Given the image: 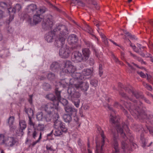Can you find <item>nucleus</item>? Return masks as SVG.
Segmentation results:
<instances>
[{"label":"nucleus","instance_id":"nucleus-1","mask_svg":"<svg viewBox=\"0 0 153 153\" xmlns=\"http://www.w3.org/2000/svg\"><path fill=\"white\" fill-rule=\"evenodd\" d=\"M121 103L123 104L126 108L131 110L130 112L132 115H134L135 114L139 118L146 119V120H147L146 122L149 124L147 126V128L149 130L150 134L153 135V122L152 119L153 117V115L149 114H140L138 108H136L135 105L133 106L131 105V104L130 103L124 102V101H121Z\"/></svg>","mask_w":153,"mask_h":153},{"label":"nucleus","instance_id":"nucleus-2","mask_svg":"<svg viewBox=\"0 0 153 153\" xmlns=\"http://www.w3.org/2000/svg\"><path fill=\"white\" fill-rule=\"evenodd\" d=\"M65 34L61 33L56 39L55 43L56 46L61 47L59 50V55L62 58H64L68 57L70 53L69 47L65 44Z\"/></svg>","mask_w":153,"mask_h":153},{"label":"nucleus","instance_id":"nucleus-3","mask_svg":"<svg viewBox=\"0 0 153 153\" xmlns=\"http://www.w3.org/2000/svg\"><path fill=\"white\" fill-rule=\"evenodd\" d=\"M76 67L73 65L71 62L69 61H67L64 65V68L62 71L63 72L68 73H71L72 78L71 79L69 82L72 83L74 80L80 76L81 74L79 73H75Z\"/></svg>","mask_w":153,"mask_h":153},{"label":"nucleus","instance_id":"nucleus-4","mask_svg":"<svg viewBox=\"0 0 153 153\" xmlns=\"http://www.w3.org/2000/svg\"><path fill=\"white\" fill-rule=\"evenodd\" d=\"M69 80L68 79L62 80L59 82L60 86L63 88L68 87V93L71 96L72 100H74L75 98H78L80 96V94L79 92L74 91V87L75 86L74 85H72L69 82V84H68V82Z\"/></svg>","mask_w":153,"mask_h":153},{"label":"nucleus","instance_id":"nucleus-5","mask_svg":"<svg viewBox=\"0 0 153 153\" xmlns=\"http://www.w3.org/2000/svg\"><path fill=\"white\" fill-rule=\"evenodd\" d=\"M117 131L121 135V147L124 152H126L127 150L132 151L133 149L136 148L137 145L135 143H133L132 146V148L131 149H128L127 147L128 141L127 140L128 137L123 132V129H121L119 126H118L117 128Z\"/></svg>","mask_w":153,"mask_h":153},{"label":"nucleus","instance_id":"nucleus-6","mask_svg":"<svg viewBox=\"0 0 153 153\" xmlns=\"http://www.w3.org/2000/svg\"><path fill=\"white\" fill-rule=\"evenodd\" d=\"M84 79V76L81 74L80 76L78 77L72 82L71 85H74L77 89H80L83 91H87L89 87V84L86 82H83V79Z\"/></svg>","mask_w":153,"mask_h":153},{"label":"nucleus","instance_id":"nucleus-7","mask_svg":"<svg viewBox=\"0 0 153 153\" xmlns=\"http://www.w3.org/2000/svg\"><path fill=\"white\" fill-rule=\"evenodd\" d=\"M56 118L54 117V126L56 128L59 127L62 132H66L67 131V128L65 126L64 123H62L59 120V116L58 114H55Z\"/></svg>","mask_w":153,"mask_h":153},{"label":"nucleus","instance_id":"nucleus-8","mask_svg":"<svg viewBox=\"0 0 153 153\" xmlns=\"http://www.w3.org/2000/svg\"><path fill=\"white\" fill-rule=\"evenodd\" d=\"M54 108L57 111H59V108L57 107L56 105L54 104V103L53 102H50L46 104L43 105L41 107V109L44 110L47 113L55 112L54 111Z\"/></svg>","mask_w":153,"mask_h":153},{"label":"nucleus","instance_id":"nucleus-9","mask_svg":"<svg viewBox=\"0 0 153 153\" xmlns=\"http://www.w3.org/2000/svg\"><path fill=\"white\" fill-rule=\"evenodd\" d=\"M53 16L51 15H48L42 23V26L43 28H51L53 25Z\"/></svg>","mask_w":153,"mask_h":153},{"label":"nucleus","instance_id":"nucleus-10","mask_svg":"<svg viewBox=\"0 0 153 153\" xmlns=\"http://www.w3.org/2000/svg\"><path fill=\"white\" fill-rule=\"evenodd\" d=\"M55 93L56 96H57V100H56L54 102V104L56 105L57 107L59 104V102H60L64 105H66L68 103L67 100L65 99H63L62 100L60 95V92L58 91L57 89H56Z\"/></svg>","mask_w":153,"mask_h":153},{"label":"nucleus","instance_id":"nucleus-11","mask_svg":"<svg viewBox=\"0 0 153 153\" xmlns=\"http://www.w3.org/2000/svg\"><path fill=\"white\" fill-rule=\"evenodd\" d=\"M22 9V7L20 4H16L15 7L12 8L10 12V21L14 19L15 15L16 12H19Z\"/></svg>","mask_w":153,"mask_h":153},{"label":"nucleus","instance_id":"nucleus-12","mask_svg":"<svg viewBox=\"0 0 153 153\" xmlns=\"http://www.w3.org/2000/svg\"><path fill=\"white\" fill-rule=\"evenodd\" d=\"M55 36V33L54 31H51L45 34V38L47 42L51 43L53 41Z\"/></svg>","mask_w":153,"mask_h":153},{"label":"nucleus","instance_id":"nucleus-13","mask_svg":"<svg viewBox=\"0 0 153 153\" xmlns=\"http://www.w3.org/2000/svg\"><path fill=\"white\" fill-rule=\"evenodd\" d=\"M101 135L102 139V144L101 146V149L100 150V145L97 142H96V150L95 153H102V148L104 145L105 142L104 139L105 138V137L102 131H101Z\"/></svg>","mask_w":153,"mask_h":153},{"label":"nucleus","instance_id":"nucleus-14","mask_svg":"<svg viewBox=\"0 0 153 153\" xmlns=\"http://www.w3.org/2000/svg\"><path fill=\"white\" fill-rule=\"evenodd\" d=\"M74 56V61L77 62H80L82 60L83 57L81 53L78 51L74 52L72 54Z\"/></svg>","mask_w":153,"mask_h":153},{"label":"nucleus","instance_id":"nucleus-15","mask_svg":"<svg viewBox=\"0 0 153 153\" xmlns=\"http://www.w3.org/2000/svg\"><path fill=\"white\" fill-rule=\"evenodd\" d=\"M37 6L34 4H31L28 5L25 9V11L27 13H35L37 10Z\"/></svg>","mask_w":153,"mask_h":153},{"label":"nucleus","instance_id":"nucleus-16","mask_svg":"<svg viewBox=\"0 0 153 153\" xmlns=\"http://www.w3.org/2000/svg\"><path fill=\"white\" fill-rule=\"evenodd\" d=\"M118 138V136L115 134L114 135V138L113 141V144L114 149H115V152L113 153H118V144L117 142V139Z\"/></svg>","mask_w":153,"mask_h":153},{"label":"nucleus","instance_id":"nucleus-17","mask_svg":"<svg viewBox=\"0 0 153 153\" xmlns=\"http://www.w3.org/2000/svg\"><path fill=\"white\" fill-rule=\"evenodd\" d=\"M65 111L68 113L72 115L75 114L76 115L77 112V110L69 106H67L65 107Z\"/></svg>","mask_w":153,"mask_h":153},{"label":"nucleus","instance_id":"nucleus-18","mask_svg":"<svg viewBox=\"0 0 153 153\" xmlns=\"http://www.w3.org/2000/svg\"><path fill=\"white\" fill-rule=\"evenodd\" d=\"M58 114L57 113H55V112L47 113L45 118H44V120H45L46 121H50L53 117V120H54V117H56V116H55V114Z\"/></svg>","mask_w":153,"mask_h":153},{"label":"nucleus","instance_id":"nucleus-19","mask_svg":"<svg viewBox=\"0 0 153 153\" xmlns=\"http://www.w3.org/2000/svg\"><path fill=\"white\" fill-rule=\"evenodd\" d=\"M129 89V91H128V90L127 89H126V90L128 91V92L134 96L136 98H143V97L142 95V94L141 93H139L137 91H134V90L131 87H130V88Z\"/></svg>","mask_w":153,"mask_h":153},{"label":"nucleus","instance_id":"nucleus-20","mask_svg":"<svg viewBox=\"0 0 153 153\" xmlns=\"http://www.w3.org/2000/svg\"><path fill=\"white\" fill-rule=\"evenodd\" d=\"M77 40V37L75 35L73 34L69 36L67 39L68 42L71 44L76 42Z\"/></svg>","mask_w":153,"mask_h":153},{"label":"nucleus","instance_id":"nucleus-21","mask_svg":"<svg viewBox=\"0 0 153 153\" xmlns=\"http://www.w3.org/2000/svg\"><path fill=\"white\" fill-rule=\"evenodd\" d=\"M33 16V22L35 24H37L40 22L42 20L41 15L37 13L36 12L34 13Z\"/></svg>","mask_w":153,"mask_h":153},{"label":"nucleus","instance_id":"nucleus-22","mask_svg":"<svg viewBox=\"0 0 153 153\" xmlns=\"http://www.w3.org/2000/svg\"><path fill=\"white\" fill-rule=\"evenodd\" d=\"M9 4H7L6 3L4 2H1L0 3V7L3 8H4L7 9L8 13H10V10H9V8H8V5ZM4 12L1 10H0V19L4 17Z\"/></svg>","mask_w":153,"mask_h":153},{"label":"nucleus","instance_id":"nucleus-23","mask_svg":"<svg viewBox=\"0 0 153 153\" xmlns=\"http://www.w3.org/2000/svg\"><path fill=\"white\" fill-rule=\"evenodd\" d=\"M83 57V59L85 60L87 59L89 56L90 52L88 49L85 48L82 50Z\"/></svg>","mask_w":153,"mask_h":153},{"label":"nucleus","instance_id":"nucleus-24","mask_svg":"<svg viewBox=\"0 0 153 153\" xmlns=\"http://www.w3.org/2000/svg\"><path fill=\"white\" fill-rule=\"evenodd\" d=\"M19 126L21 130L20 131L21 134H23V130L26 127V125L25 121L24 120H20L19 121Z\"/></svg>","mask_w":153,"mask_h":153},{"label":"nucleus","instance_id":"nucleus-25","mask_svg":"<svg viewBox=\"0 0 153 153\" xmlns=\"http://www.w3.org/2000/svg\"><path fill=\"white\" fill-rule=\"evenodd\" d=\"M93 72L92 68L86 69L82 72V74L85 76H88L91 75Z\"/></svg>","mask_w":153,"mask_h":153},{"label":"nucleus","instance_id":"nucleus-26","mask_svg":"<svg viewBox=\"0 0 153 153\" xmlns=\"http://www.w3.org/2000/svg\"><path fill=\"white\" fill-rule=\"evenodd\" d=\"M97 31L99 33L102 39L103 42L104 44L106 45H107L108 44V41L107 39L106 38V37L105 35L102 33L100 32L99 31L97 30Z\"/></svg>","mask_w":153,"mask_h":153},{"label":"nucleus","instance_id":"nucleus-27","mask_svg":"<svg viewBox=\"0 0 153 153\" xmlns=\"http://www.w3.org/2000/svg\"><path fill=\"white\" fill-rule=\"evenodd\" d=\"M46 97L52 101V102L54 103V102L56 100H57V96L55 97L54 95L52 94H50L46 96Z\"/></svg>","mask_w":153,"mask_h":153},{"label":"nucleus","instance_id":"nucleus-28","mask_svg":"<svg viewBox=\"0 0 153 153\" xmlns=\"http://www.w3.org/2000/svg\"><path fill=\"white\" fill-rule=\"evenodd\" d=\"M63 117L64 121L66 123H69L71 121L72 119L70 115L68 114H64Z\"/></svg>","mask_w":153,"mask_h":153},{"label":"nucleus","instance_id":"nucleus-29","mask_svg":"<svg viewBox=\"0 0 153 153\" xmlns=\"http://www.w3.org/2000/svg\"><path fill=\"white\" fill-rule=\"evenodd\" d=\"M55 129L54 130V135L56 136H59L61 135L62 134V132L61 130L59 128H56L55 126Z\"/></svg>","mask_w":153,"mask_h":153},{"label":"nucleus","instance_id":"nucleus-30","mask_svg":"<svg viewBox=\"0 0 153 153\" xmlns=\"http://www.w3.org/2000/svg\"><path fill=\"white\" fill-rule=\"evenodd\" d=\"M14 118L13 117H10V123H11V125L12 126L11 127L10 126V131L13 130V131L14 132V129H15L16 128V127L14 125ZM10 126L11 125H10Z\"/></svg>","mask_w":153,"mask_h":153},{"label":"nucleus","instance_id":"nucleus-31","mask_svg":"<svg viewBox=\"0 0 153 153\" xmlns=\"http://www.w3.org/2000/svg\"><path fill=\"white\" fill-rule=\"evenodd\" d=\"M46 10V8L44 7H42L39 9H37L36 12L41 15V14L44 13Z\"/></svg>","mask_w":153,"mask_h":153},{"label":"nucleus","instance_id":"nucleus-32","mask_svg":"<svg viewBox=\"0 0 153 153\" xmlns=\"http://www.w3.org/2000/svg\"><path fill=\"white\" fill-rule=\"evenodd\" d=\"M110 121L111 122L114 123L118 122V117H117L111 114L110 116Z\"/></svg>","mask_w":153,"mask_h":153},{"label":"nucleus","instance_id":"nucleus-33","mask_svg":"<svg viewBox=\"0 0 153 153\" xmlns=\"http://www.w3.org/2000/svg\"><path fill=\"white\" fill-rule=\"evenodd\" d=\"M59 67V65L58 63L54 62L51 65L50 68L52 70H54Z\"/></svg>","mask_w":153,"mask_h":153},{"label":"nucleus","instance_id":"nucleus-34","mask_svg":"<svg viewBox=\"0 0 153 153\" xmlns=\"http://www.w3.org/2000/svg\"><path fill=\"white\" fill-rule=\"evenodd\" d=\"M36 118L39 121H42L45 120V118L43 117V113L42 112L37 113L36 115Z\"/></svg>","mask_w":153,"mask_h":153},{"label":"nucleus","instance_id":"nucleus-35","mask_svg":"<svg viewBox=\"0 0 153 153\" xmlns=\"http://www.w3.org/2000/svg\"><path fill=\"white\" fill-rule=\"evenodd\" d=\"M141 140L142 144V146L143 147H145L146 146V144L147 142V140L143 137L142 134H141Z\"/></svg>","mask_w":153,"mask_h":153},{"label":"nucleus","instance_id":"nucleus-36","mask_svg":"<svg viewBox=\"0 0 153 153\" xmlns=\"http://www.w3.org/2000/svg\"><path fill=\"white\" fill-rule=\"evenodd\" d=\"M26 112L27 114L29 119H30V117L33 116V110L31 108H29L26 110Z\"/></svg>","mask_w":153,"mask_h":153},{"label":"nucleus","instance_id":"nucleus-37","mask_svg":"<svg viewBox=\"0 0 153 153\" xmlns=\"http://www.w3.org/2000/svg\"><path fill=\"white\" fill-rule=\"evenodd\" d=\"M4 135L3 134H0V144H4L5 143L6 140L4 139Z\"/></svg>","mask_w":153,"mask_h":153},{"label":"nucleus","instance_id":"nucleus-38","mask_svg":"<svg viewBox=\"0 0 153 153\" xmlns=\"http://www.w3.org/2000/svg\"><path fill=\"white\" fill-rule=\"evenodd\" d=\"M41 133H40V134L39 137V138L38 139V140L34 142H33L32 143L30 144L29 146L30 147H33V146H35V145L38 142H39V140L41 139Z\"/></svg>","mask_w":153,"mask_h":153},{"label":"nucleus","instance_id":"nucleus-39","mask_svg":"<svg viewBox=\"0 0 153 153\" xmlns=\"http://www.w3.org/2000/svg\"><path fill=\"white\" fill-rule=\"evenodd\" d=\"M73 102L76 108H78L79 107L80 101L79 99H76L75 100H73Z\"/></svg>","mask_w":153,"mask_h":153},{"label":"nucleus","instance_id":"nucleus-40","mask_svg":"<svg viewBox=\"0 0 153 153\" xmlns=\"http://www.w3.org/2000/svg\"><path fill=\"white\" fill-rule=\"evenodd\" d=\"M125 34L126 36H129L131 39L134 40L137 39V38L134 35H132L130 33L128 32H126Z\"/></svg>","mask_w":153,"mask_h":153},{"label":"nucleus","instance_id":"nucleus-41","mask_svg":"<svg viewBox=\"0 0 153 153\" xmlns=\"http://www.w3.org/2000/svg\"><path fill=\"white\" fill-rule=\"evenodd\" d=\"M17 140L13 137L10 138V146H12L17 142Z\"/></svg>","mask_w":153,"mask_h":153},{"label":"nucleus","instance_id":"nucleus-42","mask_svg":"<svg viewBox=\"0 0 153 153\" xmlns=\"http://www.w3.org/2000/svg\"><path fill=\"white\" fill-rule=\"evenodd\" d=\"M98 81L95 79H92L90 82L91 84L94 87H96L97 85Z\"/></svg>","mask_w":153,"mask_h":153},{"label":"nucleus","instance_id":"nucleus-43","mask_svg":"<svg viewBox=\"0 0 153 153\" xmlns=\"http://www.w3.org/2000/svg\"><path fill=\"white\" fill-rule=\"evenodd\" d=\"M46 148L47 150V151H54V150L52 146L50 144H47Z\"/></svg>","mask_w":153,"mask_h":153},{"label":"nucleus","instance_id":"nucleus-44","mask_svg":"<svg viewBox=\"0 0 153 153\" xmlns=\"http://www.w3.org/2000/svg\"><path fill=\"white\" fill-rule=\"evenodd\" d=\"M47 77L49 79L51 80L54 79L55 76L54 74L52 73H49Z\"/></svg>","mask_w":153,"mask_h":153},{"label":"nucleus","instance_id":"nucleus-45","mask_svg":"<svg viewBox=\"0 0 153 153\" xmlns=\"http://www.w3.org/2000/svg\"><path fill=\"white\" fill-rule=\"evenodd\" d=\"M143 85L148 90L151 91L152 90V87L151 86L148 84H147L146 83H143Z\"/></svg>","mask_w":153,"mask_h":153},{"label":"nucleus","instance_id":"nucleus-46","mask_svg":"<svg viewBox=\"0 0 153 153\" xmlns=\"http://www.w3.org/2000/svg\"><path fill=\"white\" fill-rule=\"evenodd\" d=\"M45 127L43 124H39L37 126V130L41 131H42L44 130Z\"/></svg>","mask_w":153,"mask_h":153},{"label":"nucleus","instance_id":"nucleus-47","mask_svg":"<svg viewBox=\"0 0 153 153\" xmlns=\"http://www.w3.org/2000/svg\"><path fill=\"white\" fill-rule=\"evenodd\" d=\"M102 69V65L101 64H100L99 68V74L100 76H102L103 73Z\"/></svg>","mask_w":153,"mask_h":153},{"label":"nucleus","instance_id":"nucleus-48","mask_svg":"<svg viewBox=\"0 0 153 153\" xmlns=\"http://www.w3.org/2000/svg\"><path fill=\"white\" fill-rule=\"evenodd\" d=\"M76 1H77V3L79 5L82 6V7H84L85 6V4L83 2H82V1L77 0H76Z\"/></svg>","mask_w":153,"mask_h":153},{"label":"nucleus","instance_id":"nucleus-49","mask_svg":"<svg viewBox=\"0 0 153 153\" xmlns=\"http://www.w3.org/2000/svg\"><path fill=\"white\" fill-rule=\"evenodd\" d=\"M130 46L132 48L133 50L136 52L137 53H138L139 51L136 48L135 46L132 44L131 43V44H130Z\"/></svg>","mask_w":153,"mask_h":153},{"label":"nucleus","instance_id":"nucleus-50","mask_svg":"<svg viewBox=\"0 0 153 153\" xmlns=\"http://www.w3.org/2000/svg\"><path fill=\"white\" fill-rule=\"evenodd\" d=\"M123 128L126 131V132H128L129 129L128 126L126 124H123Z\"/></svg>","mask_w":153,"mask_h":153},{"label":"nucleus","instance_id":"nucleus-51","mask_svg":"<svg viewBox=\"0 0 153 153\" xmlns=\"http://www.w3.org/2000/svg\"><path fill=\"white\" fill-rule=\"evenodd\" d=\"M37 134V132L36 131V129H34V131H33L32 135H33V138L35 139L36 137V135Z\"/></svg>","mask_w":153,"mask_h":153},{"label":"nucleus","instance_id":"nucleus-52","mask_svg":"<svg viewBox=\"0 0 153 153\" xmlns=\"http://www.w3.org/2000/svg\"><path fill=\"white\" fill-rule=\"evenodd\" d=\"M57 29H61V28H66V27L64 25L59 24L56 26Z\"/></svg>","mask_w":153,"mask_h":153},{"label":"nucleus","instance_id":"nucleus-53","mask_svg":"<svg viewBox=\"0 0 153 153\" xmlns=\"http://www.w3.org/2000/svg\"><path fill=\"white\" fill-rule=\"evenodd\" d=\"M137 73L142 77L144 78L146 77L145 74L142 72L138 71L137 72Z\"/></svg>","mask_w":153,"mask_h":153},{"label":"nucleus","instance_id":"nucleus-54","mask_svg":"<svg viewBox=\"0 0 153 153\" xmlns=\"http://www.w3.org/2000/svg\"><path fill=\"white\" fill-rule=\"evenodd\" d=\"M114 105L116 107L118 108H122L121 105L119 104L117 102L115 103Z\"/></svg>","mask_w":153,"mask_h":153},{"label":"nucleus","instance_id":"nucleus-55","mask_svg":"<svg viewBox=\"0 0 153 153\" xmlns=\"http://www.w3.org/2000/svg\"><path fill=\"white\" fill-rule=\"evenodd\" d=\"M32 95H30L29 96L30 98L29 100V101L30 104H31L32 102Z\"/></svg>","mask_w":153,"mask_h":153},{"label":"nucleus","instance_id":"nucleus-56","mask_svg":"<svg viewBox=\"0 0 153 153\" xmlns=\"http://www.w3.org/2000/svg\"><path fill=\"white\" fill-rule=\"evenodd\" d=\"M127 64L128 65V66L130 68L133 70L134 69V68L133 67V66L132 65H131L128 63L127 62Z\"/></svg>","mask_w":153,"mask_h":153},{"label":"nucleus","instance_id":"nucleus-57","mask_svg":"<svg viewBox=\"0 0 153 153\" xmlns=\"http://www.w3.org/2000/svg\"><path fill=\"white\" fill-rule=\"evenodd\" d=\"M46 85L48 86V88H46L45 87V85H44V89H45L47 90L48 88H50L49 85L48 84H46Z\"/></svg>","mask_w":153,"mask_h":153},{"label":"nucleus","instance_id":"nucleus-58","mask_svg":"<svg viewBox=\"0 0 153 153\" xmlns=\"http://www.w3.org/2000/svg\"><path fill=\"white\" fill-rule=\"evenodd\" d=\"M88 46L90 47L92 45L91 43L90 42H87L86 43Z\"/></svg>","mask_w":153,"mask_h":153},{"label":"nucleus","instance_id":"nucleus-59","mask_svg":"<svg viewBox=\"0 0 153 153\" xmlns=\"http://www.w3.org/2000/svg\"><path fill=\"white\" fill-rule=\"evenodd\" d=\"M84 109L87 110V109H88L89 108V107L88 106L86 105L84 107Z\"/></svg>","mask_w":153,"mask_h":153},{"label":"nucleus","instance_id":"nucleus-60","mask_svg":"<svg viewBox=\"0 0 153 153\" xmlns=\"http://www.w3.org/2000/svg\"><path fill=\"white\" fill-rule=\"evenodd\" d=\"M30 122H29V124L30 125H31V126H32L33 127H34V125L33 124V123H32L30 121Z\"/></svg>","mask_w":153,"mask_h":153},{"label":"nucleus","instance_id":"nucleus-61","mask_svg":"<svg viewBox=\"0 0 153 153\" xmlns=\"http://www.w3.org/2000/svg\"><path fill=\"white\" fill-rule=\"evenodd\" d=\"M137 46L140 48V49H141V48H143V47H141V45L140 44H137Z\"/></svg>","mask_w":153,"mask_h":153},{"label":"nucleus","instance_id":"nucleus-62","mask_svg":"<svg viewBox=\"0 0 153 153\" xmlns=\"http://www.w3.org/2000/svg\"><path fill=\"white\" fill-rule=\"evenodd\" d=\"M144 100H145V101L147 103H150V102L148 100H147L146 99H144Z\"/></svg>","mask_w":153,"mask_h":153},{"label":"nucleus","instance_id":"nucleus-63","mask_svg":"<svg viewBox=\"0 0 153 153\" xmlns=\"http://www.w3.org/2000/svg\"><path fill=\"white\" fill-rule=\"evenodd\" d=\"M114 60L116 62H119V61H118V59L116 57H114Z\"/></svg>","mask_w":153,"mask_h":153},{"label":"nucleus","instance_id":"nucleus-64","mask_svg":"<svg viewBox=\"0 0 153 153\" xmlns=\"http://www.w3.org/2000/svg\"><path fill=\"white\" fill-rule=\"evenodd\" d=\"M2 39V35L0 33V41H1Z\"/></svg>","mask_w":153,"mask_h":153}]
</instances>
